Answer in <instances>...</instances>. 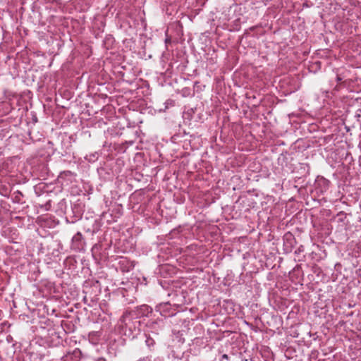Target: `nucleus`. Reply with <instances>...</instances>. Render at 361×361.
<instances>
[{
	"label": "nucleus",
	"mask_w": 361,
	"mask_h": 361,
	"mask_svg": "<svg viewBox=\"0 0 361 361\" xmlns=\"http://www.w3.org/2000/svg\"><path fill=\"white\" fill-rule=\"evenodd\" d=\"M101 245H99V244H95L92 248V252H94L96 250H98L99 248H100Z\"/></svg>",
	"instance_id": "obj_9"
},
{
	"label": "nucleus",
	"mask_w": 361,
	"mask_h": 361,
	"mask_svg": "<svg viewBox=\"0 0 361 361\" xmlns=\"http://www.w3.org/2000/svg\"><path fill=\"white\" fill-rule=\"evenodd\" d=\"M337 216H344V217H341L339 219H338V221L339 222H343L345 217H346V214L344 212H340Z\"/></svg>",
	"instance_id": "obj_6"
},
{
	"label": "nucleus",
	"mask_w": 361,
	"mask_h": 361,
	"mask_svg": "<svg viewBox=\"0 0 361 361\" xmlns=\"http://www.w3.org/2000/svg\"><path fill=\"white\" fill-rule=\"evenodd\" d=\"M304 251V247L302 245H300L295 251V254H299Z\"/></svg>",
	"instance_id": "obj_8"
},
{
	"label": "nucleus",
	"mask_w": 361,
	"mask_h": 361,
	"mask_svg": "<svg viewBox=\"0 0 361 361\" xmlns=\"http://www.w3.org/2000/svg\"><path fill=\"white\" fill-rule=\"evenodd\" d=\"M22 197L23 194L20 190H17L14 192L13 202L16 203H23Z\"/></svg>",
	"instance_id": "obj_4"
},
{
	"label": "nucleus",
	"mask_w": 361,
	"mask_h": 361,
	"mask_svg": "<svg viewBox=\"0 0 361 361\" xmlns=\"http://www.w3.org/2000/svg\"><path fill=\"white\" fill-rule=\"evenodd\" d=\"M119 328L125 336L136 337L140 331V322L137 318H132L131 312L126 311L118 322Z\"/></svg>",
	"instance_id": "obj_1"
},
{
	"label": "nucleus",
	"mask_w": 361,
	"mask_h": 361,
	"mask_svg": "<svg viewBox=\"0 0 361 361\" xmlns=\"http://www.w3.org/2000/svg\"><path fill=\"white\" fill-rule=\"evenodd\" d=\"M336 80H337L338 82L341 81V80H342V78H341L339 75H337V76H336Z\"/></svg>",
	"instance_id": "obj_11"
},
{
	"label": "nucleus",
	"mask_w": 361,
	"mask_h": 361,
	"mask_svg": "<svg viewBox=\"0 0 361 361\" xmlns=\"http://www.w3.org/2000/svg\"><path fill=\"white\" fill-rule=\"evenodd\" d=\"M222 358L228 360V355L224 354V355H222Z\"/></svg>",
	"instance_id": "obj_10"
},
{
	"label": "nucleus",
	"mask_w": 361,
	"mask_h": 361,
	"mask_svg": "<svg viewBox=\"0 0 361 361\" xmlns=\"http://www.w3.org/2000/svg\"><path fill=\"white\" fill-rule=\"evenodd\" d=\"M152 312V308L147 305L137 306L134 310L131 311V314L134 313L137 319V317H148Z\"/></svg>",
	"instance_id": "obj_2"
},
{
	"label": "nucleus",
	"mask_w": 361,
	"mask_h": 361,
	"mask_svg": "<svg viewBox=\"0 0 361 361\" xmlns=\"http://www.w3.org/2000/svg\"><path fill=\"white\" fill-rule=\"evenodd\" d=\"M84 240L82 235L80 232H78L73 238H72V249L76 251H80L84 249Z\"/></svg>",
	"instance_id": "obj_3"
},
{
	"label": "nucleus",
	"mask_w": 361,
	"mask_h": 361,
	"mask_svg": "<svg viewBox=\"0 0 361 361\" xmlns=\"http://www.w3.org/2000/svg\"><path fill=\"white\" fill-rule=\"evenodd\" d=\"M285 239L286 240L287 243H290V245L292 246V242L295 241V238L290 233H286L285 235Z\"/></svg>",
	"instance_id": "obj_5"
},
{
	"label": "nucleus",
	"mask_w": 361,
	"mask_h": 361,
	"mask_svg": "<svg viewBox=\"0 0 361 361\" xmlns=\"http://www.w3.org/2000/svg\"><path fill=\"white\" fill-rule=\"evenodd\" d=\"M154 340H153V339H152V338H147L146 339V343H147V345L148 346H150V345H153V344H154Z\"/></svg>",
	"instance_id": "obj_7"
},
{
	"label": "nucleus",
	"mask_w": 361,
	"mask_h": 361,
	"mask_svg": "<svg viewBox=\"0 0 361 361\" xmlns=\"http://www.w3.org/2000/svg\"><path fill=\"white\" fill-rule=\"evenodd\" d=\"M97 361H106V360L104 358H99Z\"/></svg>",
	"instance_id": "obj_12"
}]
</instances>
